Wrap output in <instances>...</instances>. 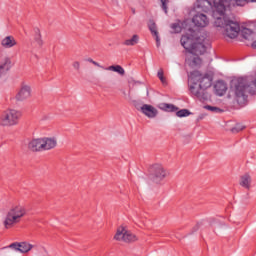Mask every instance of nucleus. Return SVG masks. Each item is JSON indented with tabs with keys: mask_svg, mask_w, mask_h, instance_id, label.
I'll use <instances>...</instances> for the list:
<instances>
[{
	"mask_svg": "<svg viewBox=\"0 0 256 256\" xmlns=\"http://www.w3.org/2000/svg\"><path fill=\"white\" fill-rule=\"evenodd\" d=\"M157 77L160 79L162 83H165V77H163V70L158 71Z\"/></svg>",
	"mask_w": 256,
	"mask_h": 256,
	"instance_id": "nucleus-34",
	"label": "nucleus"
},
{
	"mask_svg": "<svg viewBox=\"0 0 256 256\" xmlns=\"http://www.w3.org/2000/svg\"><path fill=\"white\" fill-rule=\"evenodd\" d=\"M192 22L196 27L204 28L209 25V18L203 13H197L193 16Z\"/></svg>",
	"mask_w": 256,
	"mask_h": 256,
	"instance_id": "nucleus-11",
	"label": "nucleus"
},
{
	"mask_svg": "<svg viewBox=\"0 0 256 256\" xmlns=\"http://www.w3.org/2000/svg\"><path fill=\"white\" fill-rule=\"evenodd\" d=\"M0 45L3 49H13V47H17V40L14 36L9 35L1 39Z\"/></svg>",
	"mask_w": 256,
	"mask_h": 256,
	"instance_id": "nucleus-13",
	"label": "nucleus"
},
{
	"mask_svg": "<svg viewBox=\"0 0 256 256\" xmlns=\"http://www.w3.org/2000/svg\"><path fill=\"white\" fill-rule=\"evenodd\" d=\"M249 82L247 78H237L232 80L231 89L235 94L237 103L245 105L247 103V91H249Z\"/></svg>",
	"mask_w": 256,
	"mask_h": 256,
	"instance_id": "nucleus-3",
	"label": "nucleus"
},
{
	"mask_svg": "<svg viewBox=\"0 0 256 256\" xmlns=\"http://www.w3.org/2000/svg\"><path fill=\"white\" fill-rule=\"evenodd\" d=\"M205 109H207V111H212L213 113H221V109L215 106H210V105H206Z\"/></svg>",
	"mask_w": 256,
	"mask_h": 256,
	"instance_id": "nucleus-29",
	"label": "nucleus"
},
{
	"mask_svg": "<svg viewBox=\"0 0 256 256\" xmlns=\"http://www.w3.org/2000/svg\"><path fill=\"white\" fill-rule=\"evenodd\" d=\"M231 5H233V0H197L196 2L197 9L211 7L215 27H221L227 37L235 39L241 31V26L239 22L230 20L225 16V12Z\"/></svg>",
	"mask_w": 256,
	"mask_h": 256,
	"instance_id": "nucleus-1",
	"label": "nucleus"
},
{
	"mask_svg": "<svg viewBox=\"0 0 256 256\" xmlns=\"http://www.w3.org/2000/svg\"><path fill=\"white\" fill-rule=\"evenodd\" d=\"M21 119V113L15 109L6 110L1 116V125L3 127H12L17 125Z\"/></svg>",
	"mask_w": 256,
	"mask_h": 256,
	"instance_id": "nucleus-6",
	"label": "nucleus"
},
{
	"mask_svg": "<svg viewBox=\"0 0 256 256\" xmlns=\"http://www.w3.org/2000/svg\"><path fill=\"white\" fill-rule=\"evenodd\" d=\"M201 227V223H198L195 227H194V231H199V228Z\"/></svg>",
	"mask_w": 256,
	"mask_h": 256,
	"instance_id": "nucleus-36",
	"label": "nucleus"
},
{
	"mask_svg": "<svg viewBox=\"0 0 256 256\" xmlns=\"http://www.w3.org/2000/svg\"><path fill=\"white\" fill-rule=\"evenodd\" d=\"M27 210L24 206L16 205L13 206L6 214L3 222L5 229H11L13 225H17L25 217Z\"/></svg>",
	"mask_w": 256,
	"mask_h": 256,
	"instance_id": "nucleus-4",
	"label": "nucleus"
},
{
	"mask_svg": "<svg viewBox=\"0 0 256 256\" xmlns=\"http://www.w3.org/2000/svg\"><path fill=\"white\" fill-rule=\"evenodd\" d=\"M160 109H162V111H167L168 113H175V111H179L177 106L168 103H162Z\"/></svg>",
	"mask_w": 256,
	"mask_h": 256,
	"instance_id": "nucleus-21",
	"label": "nucleus"
},
{
	"mask_svg": "<svg viewBox=\"0 0 256 256\" xmlns=\"http://www.w3.org/2000/svg\"><path fill=\"white\" fill-rule=\"evenodd\" d=\"M141 113L148 117V119H155L159 115V110L151 104H144L140 108Z\"/></svg>",
	"mask_w": 256,
	"mask_h": 256,
	"instance_id": "nucleus-10",
	"label": "nucleus"
},
{
	"mask_svg": "<svg viewBox=\"0 0 256 256\" xmlns=\"http://www.w3.org/2000/svg\"><path fill=\"white\" fill-rule=\"evenodd\" d=\"M245 126L242 124H236L235 127L231 129L232 133H239V131H243Z\"/></svg>",
	"mask_w": 256,
	"mask_h": 256,
	"instance_id": "nucleus-28",
	"label": "nucleus"
},
{
	"mask_svg": "<svg viewBox=\"0 0 256 256\" xmlns=\"http://www.w3.org/2000/svg\"><path fill=\"white\" fill-rule=\"evenodd\" d=\"M3 75H5V72L0 70V77H2Z\"/></svg>",
	"mask_w": 256,
	"mask_h": 256,
	"instance_id": "nucleus-39",
	"label": "nucleus"
},
{
	"mask_svg": "<svg viewBox=\"0 0 256 256\" xmlns=\"http://www.w3.org/2000/svg\"><path fill=\"white\" fill-rule=\"evenodd\" d=\"M240 185L244 187V189H249L251 187V176L249 174L241 176Z\"/></svg>",
	"mask_w": 256,
	"mask_h": 256,
	"instance_id": "nucleus-18",
	"label": "nucleus"
},
{
	"mask_svg": "<svg viewBox=\"0 0 256 256\" xmlns=\"http://www.w3.org/2000/svg\"><path fill=\"white\" fill-rule=\"evenodd\" d=\"M161 1V7L164 11V13L167 14V3H169V0H160Z\"/></svg>",
	"mask_w": 256,
	"mask_h": 256,
	"instance_id": "nucleus-31",
	"label": "nucleus"
},
{
	"mask_svg": "<svg viewBox=\"0 0 256 256\" xmlns=\"http://www.w3.org/2000/svg\"><path fill=\"white\" fill-rule=\"evenodd\" d=\"M214 91L218 97H223L227 93V83L223 80H219L214 85Z\"/></svg>",
	"mask_w": 256,
	"mask_h": 256,
	"instance_id": "nucleus-15",
	"label": "nucleus"
},
{
	"mask_svg": "<svg viewBox=\"0 0 256 256\" xmlns=\"http://www.w3.org/2000/svg\"><path fill=\"white\" fill-rule=\"evenodd\" d=\"M42 141L44 143V151H49L57 147V139L55 138H42Z\"/></svg>",
	"mask_w": 256,
	"mask_h": 256,
	"instance_id": "nucleus-17",
	"label": "nucleus"
},
{
	"mask_svg": "<svg viewBox=\"0 0 256 256\" xmlns=\"http://www.w3.org/2000/svg\"><path fill=\"white\" fill-rule=\"evenodd\" d=\"M189 91L191 95L197 97L198 99H203V95L205 94V90L201 88V86L197 82H190Z\"/></svg>",
	"mask_w": 256,
	"mask_h": 256,
	"instance_id": "nucleus-12",
	"label": "nucleus"
},
{
	"mask_svg": "<svg viewBox=\"0 0 256 256\" xmlns=\"http://www.w3.org/2000/svg\"><path fill=\"white\" fill-rule=\"evenodd\" d=\"M33 249V245L27 242H20V253H29Z\"/></svg>",
	"mask_w": 256,
	"mask_h": 256,
	"instance_id": "nucleus-24",
	"label": "nucleus"
},
{
	"mask_svg": "<svg viewBox=\"0 0 256 256\" xmlns=\"http://www.w3.org/2000/svg\"><path fill=\"white\" fill-rule=\"evenodd\" d=\"M33 32L35 43H37V45L41 47V45H43V39L41 38V30H39V28H34Z\"/></svg>",
	"mask_w": 256,
	"mask_h": 256,
	"instance_id": "nucleus-23",
	"label": "nucleus"
},
{
	"mask_svg": "<svg viewBox=\"0 0 256 256\" xmlns=\"http://www.w3.org/2000/svg\"><path fill=\"white\" fill-rule=\"evenodd\" d=\"M28 148L30 149V151L34 152L45 151L43 138H38L30 141L28 144Z\"/></svg>",
	"mask_w": 256,
	"mask_h": 256,
	"instance_id": "nucleus-14",
	"label": "nucleus"
},
{
	"mask_svg": "<svg viewBox=\"0 0 256 256\" xmlns=\"http://www.w3.org/2000/svg\"><path fill=\"white\" fill-rule=\"evenodd\" d=\"M253 49H256V40L252 43Z\"/></svg>",
	"mask_w": 256,
	"mask_h": 256,
	"instance_id": "nucleus-38",
	"label": "nucleus"
},
{
	"mask_svg": "<svg viewBox=\"0 0 256 256\" xmlns=\"http://www.w3.org/2000/svg\"><path fill=\"white\" fill-rule=\"evenodd\" d=\"M137 43H139V35L137 34H134L132 38L124 41V45L127 47H133L134 45H137Z\"/></svg>",
	"mask_w": 256,
	"mask_h": 256,
	"instance_id": "nucleus-22",
	"label": "nucleus"
},
{
	"mask_svg": "<svg viewBox=\"0 0 256 256\" xmlns=\"http://www.w3.org/2000/svg\"><path fill=\"white\" fill-rule=\"evenodd\" d=\"M11 69V59L6 57L0 62V71L7 73Z\"/></svg>",
	"mask_w": 256,
	"mask_h": 256,
	"instance_id": "nucleus-19",
	"label": "nucleus"
},
{
	"mask_svg": "<svg viewBox=\"0 0 256 256\" xmlns=\"http://www.w3.org/2000/svg\"><path fill=\"white\" fill-rule=\"evenodd\" d=\"M251 35H253V31L249 28H245L243 31H242V37L244 39H249V37H251Z\"/></svg>",
	"mask_w": 256,
	"mask_h": 256,
	"instance_id": "nucleus-27",
	"label": "nucleus"
},
{
	"mask_svg": "<svg viewBox=\"0 0 256 256\" xmlns=\"http://www.w3.org/2000/svg\"><path fill=\"white\" fill-rule=\"evenodd\" d=\"M246 3H256V0H246Z\"/></svg>",
	"mask_w": 256,
	"mask_h": 256,
	"instance_id": "nucleus-37",
	"label": "nucleus"
},
{
	"mask_svg": "<svg viewBox=\"0 0 256 256\" xmlns=\"http://www.w3.org/2000/svg\"><path fill=\"white\" fill-rule=\"evenodd\" d=\"M189 83H197L204 91L213 84V77L209 74H201L199 71L191 72Z\"/></svg>",
	"mask_w": 256,
	"mask_h": 256,
	"instance_id": "nucleus-5",
	"label": "nucleus"
},
{
	"mask_svg": "<svg viewBox=\"0 0 256 256\" xmlns=\"http://www.w3.org/2000/svg\"><path fill=\"white\" fill-rule=\"evenodd\" d=\"M191 115V112L187 109H181L176 112L177 117H189Z\"/></svg>",
	"mask_w": 256,
	"mask_h": 256,
	"instance_id": "nucleus-25",
	"label": "nucleus"
},
{
	"mask_svg": "<svg viewBox=\"0 0 256 256\" xmlns=\"http://www.w3.org/2000/svg\"><path fill=\"white\" fill-rule=\"evenodd\" d=\"M235 4H236L238 7H244V5L247 4V0H235Z\"/></svg>",
	"mask_w": 256,
	"mask_h": 256,
	"instance_id": "nucleus-32",
	"label": "nucleus"
},
{
	"mask_svg": "<svg viewBox=\"0 0 256 256\" xmlns=\"http://www.w3.org/2000/svg\"><path fill=\"white\" fill-rule=\"evenodd\" d=\"M104 71H113L114 73H118V75H125V69H123L121 65H112L109 67H105Z\"/></svg>",
	"mask_w": 256,
	"mask_h": 256,
	"instance_id": "nucleus-20",
	"label": "nucleus"
},
{
	"mask_svg": "<svg viewBox=\"0 0 256 256\" xmlns=\"http://www.w3.org/2000/svg\"><path fill=\"white\" fill-rule=\"evenodd\" d=\"M180 43L187 51L186 63L192 68L201 65V58H199V55H203V53L211 47L207 32H203L199 36H196L193 29H189L188 33L182 35Z\"/></svg>",
	"mask_w": 256,
	"mask_h": 256,
	"instance_id": "nucleus-2",
	"label": "nucleus"
},
{
	"mask_svg": "<svg viewBox=\"0 0 256 256\" xmlns=\"http://www.w3.org/2000/svg\"><path fill=\"white\" fill-rule=\"evenodd\" d=\"M3 249H13L14 251L20 252L21 245L18 242H14V243L10 244L9 246L4 247Z\"/></svg>",
	"mask_w": 256,
	"mask_h": 256,
	"instance_id": "nucleus-26",
	"label": "nucleus"
},
{
	"mask_svg": "<svg viewBox=\"0 0 256 256\" xmlns=\"http://www.w3.org/2000/svg\"><path fill=\"white\" fill-rule=\"evenodd\" d=\"M31 86L28 84H22L20 90L16 94V101H27L31 97Z\"/></svg>",
	"mask_w": 256,
	"mask_h": 256,
	"instance_id": "nucleus-9",
	"label": "nucleus"
},
{
	"mask_svg": "<svg viewBox=\"0 0 256 256\" xmlns=\"http://www.w3.org/2000/svg\"><path fill=\"white\" fill-rule=\"evenodd\" d=\"M116 241H124V243H133L137 241V236L130 231L125 230V228H119L114 236Z\"/></svg>",
	"mask_w": 256,
	"mask_h": 256,
	"instance_id": "nucleus-7",
	"label": "nucleus"
},
{
	"mask_svg": "<svg viewBox=\"0 0 256 256\" xmlns=\"http://www.w3.org/2000/svg\"><path fill=\"white\" fill-rule=\"evenodd\" d=\"M148 28L156 39V46L161 47V38H159V32L157 31V24H155V21L150 20L148 23Z\"/></svg>",
	"mask_w": 256,
	"mask_h": 256,
	"instance_id": "nucleus-16",
	"label": "nucleus"
},
{
	"mask_svg": "<svg viewBox=\"0 0 256 256\" xmlns=\"http://www.w3.org/2000/svg\"><path fill=\"white\" fill-rule=\"evenodd\" d=\"M171 29H173L174 33H181V26L177 23L172 24Z\"/></svg>",
	"mask_w": 256,
	"mask_h": 256,
	"instance_id": "nucleus-30",
	"label": "nucleus"
},
{
	"mask_svg": "<svg viewBox=\"0 0 256 256\" xmlns=\"http://www.w3.org/2000/svg\"><path fill=\"white\" fill-rule=\"evenodd\" d=\"M89 63H92L93 65H95L96 67H100V69H105L104 66H102L101 64H99L98 62L94 61L93 59L89 58L88 59Z\"/></svg>",
	"mask_w": 256,
	"mask_h": 256,
	"instance_id": "nucleus-33",
	"label": "nucleus"
},
{
	"mask_svg": "<svg viewBox=\"0 0 256 256\" xmlns=\"http://www.w3.org/2000/svg\"><path fill=\"white\" fill-rule=\"evenodd\" d=\"M151 179L155 183H159V181H162V179H165L167 176V172H165V169H163V166L161 164H155L151 168Z\"/></svg>",
	"mask_w": 256,
	"mask_h": 256,
	"instance_id": "nucleus-8",
	"label": "nucleus"
},
{
	"mask_svg": "<svg viewBox=\"0 0 256 256\" xmlns=\"http://www.w3.org/2000/svg\"><path fill=\"white\" fill-rule=\"evenodd\" d=\"M73 67H74V69H76L77 71H79V67H80L79 62H74V63H73Z\"/></svg>",
	"mask_w": 256,
	"mask_h": 256,
	"instance_id": "nucleus-35",
	"label": "nucleus"
}]
</instances>
